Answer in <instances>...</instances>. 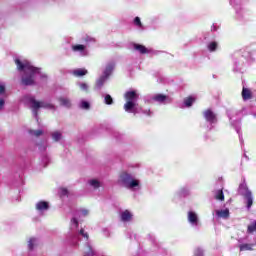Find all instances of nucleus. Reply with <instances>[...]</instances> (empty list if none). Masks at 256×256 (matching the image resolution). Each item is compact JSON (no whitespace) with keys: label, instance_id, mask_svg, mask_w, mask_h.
I'll return each mask as SVG.
<instances>
[{"label":"nucleus","instance_id":"obj_18","mask_svg":"<svg viewBox=\"0 0 256 256\" xmlns=\"http://www.w3.org/2000/svg\"><path fill=\"white\" fill-rule=\"evenodd\" d=\"M70 73L74 77H85V75H87L89 71H87V69L85 68H77V69L71 70Z\"/></svg>","mask_w":256,"mask_h":256},{"label":"nucleus","instance_id":"obj_15","mask_svg":"<svg viewBox=\"0 0 256 256\" xmlns=\"http://www.w3.org/2000/svg\"><path fill=\"white\" fill-rule=\"evenodd\" d=\"M36 210L38 213L43 214L45 211H49V202L39 201L36 203Z\"/></svg>","mask_w":256,"mask_h":256},{"label":"nucleus","instance_id":"obj_1","mask_svg":"<svg viewBox=\"0 0 256 256\" xmlns=\"http://www.w3.org/2000/svg\"><path fill=\"white\" fill-rule=\"evenodd\" d=\"M87 215H89V210L87 209H79L75 212V215L70 222V232L68 234L67 240L68 243H70L73 247H77L82 239V241L86 243L84 256H94L95 252L93 251L91 244L88 242L89 234L85 232L83 228L79 230V219L87 217Z\"/></svg>","mask_w":256,"mask_h":256},{"label":"nucleus","instance_id":"obj_4","mask_svg":"<svg viewBox=\"0 0 256 256\" xmlns=\"http://www.w3.org/2000/svg\"><path fill=\"white\" fill-rule=\"evenodd\" d=\"M124 99L126 103L124 104V111L126 113H133V115H139L141 113L142 109L137 104V101H139V93L135 90H129L124 94Z\"/></svg>","mask_w":256,"mask_h":256},{"label":"nucleus","instance_id":"obj_14","mask_svg":"<svg viewBox=\"0 0 256 256\" xmlns=\"http://www.w3.org/2000/svg\"><path fill=\"white\" fill-rule=\"evenodd\" d=\"M109 78H107L106 76H103V75H101L100 77H98L97 79H96V83H95V87H94V89L96 90V91H101V89H103V86L105 85V83H107V80H108Z\"/></svg>","mask_w":256,"mask_h":256},{"label":"nucleus","instance_id":"obj_33","mask_svg":"<svg viewBox=\"0 0 256 256\" xmlns=\"http://www.w3.org/2000/svg\"><path fill=\"white\" fill-rule=\"evenodd\" d=\"M193 103H195V98H193V97H189L184 100V104L186 107H191V105H193Z\"/></svg>","mask_w":256,"mask_h":256},{"label":"nucleus","instance_id":"obj_11","mask_svg":"<svg viewBox=\"0 0 256 256\" xmlns=\"http://www.w3.org/2000/svg\"><path fill=\"white\" fill-rule=\"evenodd\" d=\"M204 119L206 123H208V129L211 131L213 129V125H217V114L213 112L211 109H207L203 112Z\"/></svg>","mask_w":256,"mask_h":256},{"label":"nucleus","instance_id":"obj_6","mask_svg":"<svg viewBox=\"0 0 256 256\" xmlns=\"http://www.w3.org/2000/svg\"><path fill=\"white\" fill-rule=\"evenodd\" d=\"M85 43L86 44H74L71 46V50L73 51V53H77L79 57H87V55H89L87 45H89V43H95V39L91 37H86Z\"/></svg>","mask_w":256,"mask_h":256},{"label":"nucleus","instance_id":"obj_27","mask_svg":"<svg viewBox=\"0 0 256 256\" xmlns=\"http://www.w3.org/2000/svg\"><path fill=\"white\" fill-rule=\"evenodd\" d=\"M134 49H135V51H139V53H142V55L145 53H149L147 48L140 44H134Z\"/></svg>","mask_w":256,"mask_h":256},{"label":"nucleus","instance_id":"obj_31","mask_svg":"<svg viewBox=\"0 0 256 256\" xmlns=\"http://www.w3.org/2000/svg\"><path fill=\"white\" fill-rule=\"evenodd\" d=\"M134 25L136 27H138V29H141V31H143V29H145L143 27V23H141V18H139L138 16L134 18Z\"/></svg>","mask_w":256,"mask_h":256},{"label":"nucleus","instance_id":"obj_3","mask_svg":"<svg viewBox=\"0 0 256 256\" xmlns=\"http://www.w3.org/2000/svg\"><path fill=\"white\" fill-rule=\"evenodd\" d=\"M22 102L25 105H29L32 109V115L35 117L37 121H39V110L40 109H48L49 111H57V107L55 104L48 101H37L35 96L27 94L22 98Z\"/></svg>","mask_w":256,"mask_h":256},{"label":"nucleus","instance_id":"obj_7","mask_svg":"<svg viewBox=\"0 0 256 256\" xmlns=\"http://www.w3.org/2000/svg\"><path fill=\"white\" fill-rule=\"evenodd\" d=\"M253 55H256V51H252L248 53L247 55H243L241 53H236L233 55V63L235 65L236 69H241L243 65L249 63V60L247 57H250V59H254Z\"/></svg>","mask_w":256,"mask_h":256},{"label":"nucleus","instance_id":"obj_36","mask_svg":"<svg viewBox=\"0 0 256 256\" xmlns=\"http://www.w3.org/2000/svg\"><path fill=\"white\" fill-rule=\"evenodd\" d=\"M41 164L43 165V167H45L46 165H49V156L42 155Z\"/></svg>","mask_w":256,"mask_h":256},{"label":"nucleus","instance_id":"obj_39","mask_svg":"<svg viewBox=\"0 0 256 256\" xmlns=\"http://www.w3.org/2000/svg\"><path fill=\"white\" fill-rule=\"evenodd\" d=\"M141 112L140 113H143L144 115H147V117H151V115H153V111L151 110H143V108H141Z\"/></svg>","mask_w":256,"mask_h":256},{"label":"nucleus","instance_id":"obj_28","mask_svg":"<svg viewBox=\"0 0 256 256\" xmlns=\"http://www.w3.org/2000/svg\"><path fill=\"white\" fill-rule=\"evenodd\" d=\"M51 135L53 141H61V139H63V133H61V131H54Z\"/></svg>","mask_w":256,"mask_h":256},{"label":"nucleus","instance_id":"obj_9","mask_svg":"<svg viewBox=\"0 0 256 256\" xmlns=\"http://www.w3.org/2000/svg\"><path fill=\"white\" fill-rule=\"evenodd\" d=\"M237 115H239V112H237V111L228 112V117L230 119V125H232V127H234L235 131L239 135L240 141H242L243 136L241 135V121H239V118H235V116H237Z\"/></svg>","mask_w":256,"mask_h":256},{"label":"nucleus","instance_id":"obj_42","mask_svg":"<svg viewBox=\"0 0 256 256\" xmlns=\"http://www.w3.org/2000/svg\"><path fill=\"white\" fill-rule=\"evenodd\" d=\"M236 18L238 19V21H241L243 19V14L241 12L237 11Z\"/></svg>","mask_w":256,"mask_h":256},{"label":"nucleus","instance_id":"obj_32","mask_svg":"<svg viewBox=\"0 0 256 256\" xmlns=\"http://www.w3.org/2000/svg\"><path fill=\"white\" fill-rule=\"evenodd\" d=\"M191 190L189 189V187H183L180 189V195H182V197H187V195H190Z\"/></svg>","mask_w":256,"mask_h":256},{"label":"nucleus","instance_id":"obj_16","mask_svg":"<svg viewBox=\"0 0 256 256\" xmlns=\"http://www.w3.org/2000/svg\"><path fill=\"white\" fill-rule=\"evenodd\" d=\"M113 69H115V63L109 62L106 65V67H105V69H104V71L102 73V76H104V77L109 79V77H111V74L113 73Z\"/></svg>","mask_w":256,"mask_h":256},{"label":"nucleus","instance_id":"obj_45","mask_svg":"<svg viewBox=\"0 0 256 256\" xmlns=\"http://www.w3.org/2000/svg\"><path fill=\"white\" fill-rule=\"evenodd\" d=\"M211 31H217V26L215 24L212 25Z\"/></svg>","mask_w":256,"mask_h":256},{"label":"nucleus","instance_id":"obj_35","mask_svg":"<svg viewBox=\"0 0 256 256\" xmlns=\"http://www.w3.org/2000/svg\"><path fill=\"white\" fill-rule=\"evenodd\" d=\"M254 231H256V221L248 225L247 233H254Z\"/></svg>","mask_w":256,"mask_h":256},{"label":"nucleus","instance_id":"obj_25","mask_svg":"<svg viewBox=\"0 0 256 256\" xmlns=\"http://www.w3.org/2000/svg\"><path fill=\"white\" fill-rule=\"evenodd\" d=\"M253 97V94H251V90L247 88H243L242 90V99L243 101H249Z\"/></svg>","mask_w":256,"mask_h":256},{"label":"nucleus","instance_id":"obj_23","mask_svg":"<svg viewBox=\"0 0 256 256\" xmlns=\"http://www.w3.org/2000/svg\"><path fill=\"white\" fill-rule=\"evenodd\" d=\"M80 109H84V111H89L91 109V103H89V101L87 100H80L79 104H78Z\"/></svg>","mask_w":256,"mask_h":256},{"label":"nucleus","instance_id":"obj_40","mask_svg":"<svg viewBox=\"0 0 256 256\" xmlns=\"http://www.w3.org/2000/svg\"><path fill=\"white\" fill-rule=\"evenodd\" d=\"M59 193L61 197H65L68 195L69 191L66 188H61Z\"/></svg>","mask_w":256,"mask_h":256},{"label":"nucleus","instance_id":"obj_8","mask_svg":"<svg viewBox=\"0 0 256 256\" xmlns=\"http://www.w3.org/2000/svg\"><path fill=\"white\" fill-rule=\"evenodd\" d=\"M187 221L190 227H192L196 231H199V229H201V220L199 219V214H197V212L192 210L188 211Z\"/></svg>","mask_w":256,"mask_h":256},{"label":"nucleus","instance_id":"obj_12","mask_svg":"<svg viewBox=\"0 0 256 256\" xmlns=\"http://www.w3.org/2000/svg\"><path fill=\"white\" fill-rule=\"evenodd\" d=\"M168 99L169 97L164 94L147 95L144 97L145 103H153V101H156V103H160V105H165Z\"/></svg>","mask_w":256,"mask_h":256},{"label":"nucleus","instance_id":"obj_5","mask_svg":"<svg viewBox=\"0 0 256 256\" xmlns=\"http://www.w3.org/2000/svg\"><path fill=\"white\" fill-rule=\"evenodd\" d=\"M118 183L131 191H139L141 189V181L129 171H122L119 174Z\"/></svg>","mask_w":256,"mask_h":256},{"label":"nucleus","instance_id":"obj_22","mask_svg":"<svg viewBox=\"0 0 256 256\" xmlns=\"http://www.w3.org/2000/svg\"><path fill=\"white\" fill-rule=\"evenodd\" d=\"M59 103L62 107H66V109H70V107H71V99H69L67 97H60Z\"/></svg>","mask_w":256,"mask_h":256},{"label":"nucleus","instance_id":"obj_29","mask_svg":"<svg viewBox=\"0 0 256 256\" xmlns=\"http://www.w3.org/2000/svg\"><path fill=\"white\" fill-rule=\"evenodd\" d=\"M102 97H104V103L106 105H113V97L109 94H102Z\"/></svg>","mask_w":256,"mask_h":256},{"label":"nucleus","instance_id":"obj_21","mask_svg":"<svg viewBox=\"0 0 256 256\" xmlns=\"http://www.w3.org/2000/svg\"><path fill=\"white\" fill-rule=\"evenodd\" d=\"M219 48V42L217 41H211L207 44V49L210 53H215L217 49Z\"/></svg>","mask_w":256,"mask_h":256},{"label":"nucleus","instance_id":"obj_13","mask_svg":"<svg viewBox=\"0 0 256 256\" xmlns=\"http://www.w3.org/2000/svg\"><path fill=\"white\" fill-rule=\"evenodd\" d=\"M87 185L90 189L97 191V189L103 187V181L99 178H91L87 181Z\"/></svg>","mask_w":256,"mask_h":256},{"label":"nucleus","instance_id":"obj_41","mask_svg":"<svg viewBox=\"0 0 256 256\" xmlns=\"http://www.w3.org/2000/svg\"><path fill=\"white\" fill-rule=\"evenodd\" d=\"M5 93V83H0V95H3Z\"/></svg>","mask_w":256,"mask_h":256},{"label":"nucleus","instance_id":"obj_10","mask_svg":"<svg viewBox=\"0 0 256 256\" xmlns=\"http://www.w3.org/2000/svg\"><path fill=\"white\" fill-rule=\"evenodd\" d=\"M239 193L240 195H243V197H245L247 209H251V207L253 206V193H251V190H249L247 184H240Z\"/></svg>","mask_w":256,"mask_h":256},{"label":"nucleus","instance_id":"obj_19","mask_svg":"<svg viewBox=\"0 0 256 256\" xmlns=\"http://www.w3.org/2000/svg\"><path fill=\"white\" fill-rule=\"evenodd\" d=\"M216 217L218 219H229V209L215 210Z\"/></svg>","mask_w":256,"mask_h":256},{"label":"nucleus","instance_id":"obj_30","mask_svg":"<svg viewBox=\"0 0 256 256\" xmlns=\"http://www.w3.org/2000/svg\"><path fill=\"white\" fill-rule=\"evenodd\" d=\"M253 247H255V244H241L240 251H252Z\"/></svg>","mask_w":256,"mask_h":256},{"label":"nucleus","instance_id":"obj_38","mask_svg":"<svg viewBox=\"0 0 256 256\" xmlns=\"http://www.w3.org/2000/svg\"><path fill=\"white\" fill-rule=\"evenodd\" d=\"M194 256H203V249L201 248H196L194 250Z\"/></svg>","mask_w":256,"mask_h":256},{"label":"nucleus","instance_id":"obj_43","mask_svg":"<svg viewBox=\"0 0 256 256\" xmlns=\"http://www.w3.org/2000/svg\"><path fill=\"white\" fill-rule=\"evenodd\" d=\"M3 107H5V100L0 98V111H3Z\"/></svg>","mask_w":256,"mask_h":256},{"label":"nucleus","instance_id":"obj_44","mask_svg":"<svg viewBox=\"0 0 256 256\" xmlns=\"http://www.w3.org/2000/svg\"><path fill=\"white\" fill-rule=\"evenodd\" d=\"M230 5H231L232 7H235V5H236L235 0H230Z\"/></svg>","mask_w":256,"mask_h":256},{"label":"nucleus","instance_id":"obj_37","mask_svg":"<svg viewBox=\"0 0 256 256\" xmlns=\"http://www.w3.org/2000/svg\"><path fill=\"white\" fill-rule=\"evenodd\" d=\"M102 233L104 237H111V231L108 228H103Z\"/></svg>","mask_w":256,"mask_h":256},{"label":"nucleus","instance_id":"obj_20","mask_svg":"<svg viewBox=\"0 0 256 256\" xmlns=\"http://www.w3.org/2000/svg\"><path fill=\"white\" fill-rule=\"evenodd\" d=\"M39 245V238L32 237L28 241V249L29 251H33Z\"/></svg>","mask_w":256,"mask_h":256},{"label":"nucleus","instance_id":"obj_26","mask_svg":"<svg viewBox=\"0 0 256 256\" xmlns=\"http://www.w3.org/2000/svg\"><path fill=\"white\" fill-rule=\"evenodd\" d=\"M214 197L217 201H225V194H223V190L214 191Z\"/></svg>","mask_w":256,"mask_h":256},{"label":"nucleus","instance_id":"obj_2","mask_svg":"<svg viewBox=\"0 0 256 256\" xmlns=\"http://www.w3.org/2000/svg\"><path fill=\"white\" fill-rule=\"evenodd\" d=\"M15 63L18 71L22 73V85H25L26 87L37 85V79H40V81H47V74L43 73L41 68L34 67L31 62L16 58Z\"/></svg>","mask_w":256,"mask_h":256},{"label":"nucleus","instance_id":"obj_17","mask_svg":"<svg viewBox=\"0 0 256 256\" xmlns=\"http://www.w3.org/2000/svg\"><path fill=\"white\" fill-rule=\"evenodd\" d=\"M120 219L123 221V223H129V221L133 219V213H131L129 210H124L120 212Z\"/></svg>","mask_w":256,"mask_h":256},{"label":"nucleus","instance_id":"obj_34","mask_svg":"<svg viewBox=\"0 0 256 256\" xmlns=\"http://www.w3.org/2000/svg\"><path fill=\"white\" fill-rule=\"evenodd\" d=\"M29 133L34 137H41V135H43V130H30Z\"/></svg>","mask_w":256,"mask_h":256},{"label":"nucleus","instance_id":"obj_24","mask_svg":"<svg viewBox=\"0 0 256 256\" xmlns=\"http://www.w3.org/2000/svg\"><path fill=\"white\" fill-rule=\"evenodd\" d=\"M77 87H79L80 91H84V93L89 92V84L87 82H76Z\"/></svg>","mask_w":256,"mask_h":256}]
</instances>
